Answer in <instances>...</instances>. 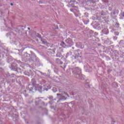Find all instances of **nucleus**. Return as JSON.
I'll return each instance as SVG.
<instances>
[{
  "instance_id": "f257e3e1",
  "label": "nucleus",
  "mask_w": 124,
  "mask_h": 124,
  "mask_svg": "<svg viewBox=\"0 0 124 124\" xmlns=\"http://www.w3.org/2000/svg\"><path fill=\"white\" fill-rule=\"evenodd\" d=\"M116 35H119V33L118 32H115Z\"/></svg>"
},
{
  "instance_id": "f03ea898",
  "label": "nucleus",
  "mask_w": 124,
  "mask_h": 124,
  "mask_svg": "<svg viewBox=\"0 0 124 124\" xmlns=\"http://www.w3.org/2000/svg\"><path fill=\"white\" fill-rule=\"evenodd\" d=\"M11 5H13V3H11Z\"/></svg>"
},
{
  "instance_id": "7ed1b4c3",
  "label": "nucleus",
  "mask_w": 124,
  "mask_h": 124,
  "mask_svg": "<svg viewBox=\"0 0 124 124\" xmlns=\"http://www.w3.org/2000/svg\"><path fill=\"white\" fill-rule=\"evenodd\" d=\"M28 30H30V28H28Z\"/></svg>"
},
{
  "instance_id": "20e7f679",
  "label": "nucleus",
  "mask_w": 124,
  "mask_h": 124,
  "mask_svg": "<svg viewBox=\"0 0 124 124\" xmlns=\"http://www.w3.org/2000/svg\"><path fill=\"white\" fill-rule=\"evenodd\" d=\"M57 95H60V94H57Z\"/></svg>"
}]
</instances>
